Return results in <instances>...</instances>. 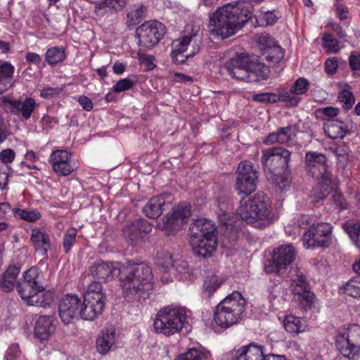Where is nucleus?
Returning a JSON list of instances; mask_svg holds the SVG:
<instances>
[{"instance_id":"13","label":"nucleus","mask_w":360,"mask_h":360,"mask_svg":"<svg viewBox=\"0 0 360 360\" xmlns=\"http://www.w3.org/2000/svg\"><path fill=\"white\" fill-rule=\"evenodd\" d=\"M164 25L158 21H149L142 24L136 30L139 45L149 49L156 45L165 34Z\"/></svg>"},{"instance_id":"59","label":"nucleus","mask_w":360,"mask_h":360,"mask_svg":"<svg viewBox=\"0 0 360 360\" xmlns=\"http://www.w3.org/2000/svg\"><path fill=\"white\" fill-rule=\"evenodd\" d=\"M12 169L8 166L0 163V188L4 189L8 185Z\"/></svg>"},{"instance_id":"17","label":"nucleus","mask_w":360,"mask_h":360,"mask_svg":"<svg viewBox=\"0 0 360 360\" xmlns=\"http://www.w3.org/2000/svg\"><path fill=\"white\" fill-rule=\"evenodd\" d=\"M82 306L80 299L75 295H67L63 297L58 305L59 316L62 321L68 324L79 314Z\"/></svg>"},{"instance_id":"53","label":"nucleus","mask_w":360,"mask_h":360,"mask_svg":"<svg viewBox=\"0 0 360 360\" xmlns=\"http://www.w3.org/2000/svg\"><path fill=\"white\" fill-rule=\"evenodd\" d=\"M255 39L259 45L260 49H264L265 51L275 45L274 39L269 34H260L255 36Z\"/></svg>"},{"instance_id":"43","label":"nucleus","mask_w":360,"mask_h":360,"mask_svg":"<svg viewBox=\"0 0 360 360\" xmlns=\"http://www.w3.org/2000/svg\"><path fill=\"white\" fill-rule=\"evenodd\" d=\"M147 8L143 4L135 5L134 8L127 14V23L129 25L139 24L145 17Z\"/></svg>"},{"instance_id":"39","label":"nucleus","mask_w":360,"mask_h":360,"mask_svg":"<svg viewBox=\"0 0 360 360\" xmlns=\"http://www.w3.org/2000/svg\"><path fill=\"white\" fill-rule=\"evenodd\" d=\"M243 174L241 177H236V188L238 194H245L248 195L255 191L257 179L249 181L248 179H244Z\"/></svg>"},{"instance_id":"27","label":"nucleus","mask_w":360,"mask_h":360,"mask_svg":"<svg viewBox=\"0 0 360 360\" xmlns=\"http://www.w3.org/2000/svg\"><path fill=\"white\" fill-rule=\"evenodd\" d=\"M105 303L84 297V301L80 307L79 314L84 320L93 321L100 315L104 309Z\"/></svg>"},{"instance_id":"60","label":"nucleus","mask_w":360,"mask_h":360,"mask_svg":"<svg viewBox=\"0 0 360 360\" xmlns=\"http://www.w3.org/2000/svg\"><path fill=\"white\" fill-rule=\"evenodd\" d=\"M134 85V82L129 79L124 78L119 80L114 86L113 90L116 93H120L126 90L130 89Z\"/></svg>"},{"instance_id":"24","label":"nucleus","mask_w":360,"mask_h":360,"mask_svg":"<svg viewBox=\"0 0 360 360\" xmlns=\"http://www.w3.org/2000/svg\"><path fill=\"white\" fill-rule=\"evenodd\" d=\"M169 197L167 194H162L150 198L144 206L143 212L149 218H158L165 210L166 207H169V202L166 201V198Z\"/></svg>"},{"instance_id":"28","label":"nucleus","mask_w":360,"mask_h":360,"mask_svg":"<svg viewBox=\"0 0 360 360\" xmlns=\"http://www.w3.org/2000/svg\"><path fill=\"white\" fill-rule=\"evenodd\" d=\"M248 72L250 78H247L246 82H258L269 77L270 69L269 65H266L257 60H252L249 58Z\"/></svg>"},{"instance_id":"55","label":"nucleus","mask_w":360,"mask_h":360,"mask_svg":"<svg viewBox=\"0 0 360 360\" xmlns=\"http://www.w3.org/2000/svg\"><path fill=\"white\" fill-rule=\"evenodd\" d=\"M276 20V15L271 11L264 12L257 17V20L259 26L272 25Z\"/></svg>"},{"instance_id":"1","label":"nucleus","mask_w":360,"mask_h":360,"mask_svg":"<svg viewBox=\"0 0 360 360\" xmlns=\"http://www.w3.org/2000/svg\"><path fill=\"white\" fill-rule=\"evenodd\" d=\"M252 16L250 3L239 0L226 4L219 8L210 17V34L226 39L240 30Z\"/></svg>"},{"instance_id":"18","label":"nucleus","mask_w":360,"mask_h":360,"mask_svg":"<svg viewBox=\"0 0 360 360\" xmlns=\"http://www.w3.org/2000/svg\"><path fill=\"white\" fill-rule=\"evenodd\" d=\"M249 56L240 54L230 58L224 65V69L233 79L246 81L249 77Z\"/></svg>"},{"instance_id":"5","label":"nucleus","mask_w":360,"mask_h":360,"mask_svg":"<svg viewBox=\"0 0 360 360\" xmlns=\"http://www.w3.org/2000/svg\"><path fill=\"white\" fill-rule=\"evenodd\" d=\"M245 304L239 292L234 291L229 295L216 307L214 314L215 323L221 328L237 324L242 319Z\"/></svg>"},{"instance_id":"25","label":"nucleus","mask_w":360,"mask_h":360,"mask_svg":"<svg viewBox=\"0 0 360 360\" xmlns=\"http://www.w3.org/2000/svg\"><path fill=\"white\" fill-rule=\"evenodd\" d=\"M116 271L117 267L114 263L103 261L96 262L89 268L90 274L93 278L98 280V282L112 278Z\"/></svg>"},{"instance_id":"42","label":"nucleus","mask_w":360,"mask_h":360,"mask_svg":"<svg viewBox=\"0 0 360 360\" xmlns=\"http://www.w3.org/2000/svg\"><path fill=\"white\" fill-rule=\"evenodd\" d=\"M276 97V102H285L287 105L291 107L296 106L300 101V98L294 93L292 88L278 90Z\"/></svg>"},{"instance_id":"14","label":"nucleus","mask_w":360,"mask_h":360,"mask_svg":"<svg viewBox=\"0 0 360 360\" xmlns=\"http://www.w3.org/2000/svg\"><path fill=\"white\" fill-rule=\"evenodd\" d=\"M0 106L7 113L20 115L24 120H28L37 106V103L31 97L13 100L7 96H2L0 98Z\"/></svg>"},{"instance_id":"49","label":"nucleus","mask_w":360,"mask_h":360,"mask_svg":"<svg viewBox=\"0 0 360 360\" xmlns=\"http://www.w3.org/2000/svg\"><path fill=\"white\" fill-rule=\"evenodd\" d=\"M208 354L198 349H190L177 356L175 360H207Z\"/></svg>"},{"instance_id":"19","label":"nucleus","mask_w":360,"mask_h":360,"mask_svg":"<svg viewBox=\"0 0 360 360\" xmlns=\"http://www.w3.org/2000/svg\"><path fill=\"white\" fill-rule=\"evenodd\" d=\"M70 158L71 154L66 150H56L51 154L49 162L58 176H68L75 169Z\"/></svg>"},{"instance_id":"63","label":"nucleus","mask_w":360,"mask_h":360,"mask_svg":"<svg viewBox=\"0 0 360 360\" xmlns=\"http://www.w3.org/2000/svg\"><path fill=\"white\" fill-rule=\"evenodd\" d=\"M158 264L162 266L166 270L169 269L170 267L174 266V261L172 258V256L169 252L165 253L164 257H161V255H159L158 257Z\"/></svg>"},{"instance_id":"38","label":"nucleus","mask_w":360,"mask_h":360,"mask_svg":"<svg viewBox=\"0 0 360 360\" xmlns=\"http://www.w3.org/2000/svg\"><path fill=\"white\" fill-rule=\"evenodd\" d=\"M84 297L104 303L106 302V296L101 283L98 281H93L88 285Z\"/></svg>"},{"instance_id":"23","label":"nucleus","mask_w":360,"mask_h":360,"mask_svg":"<svg viewBox=\"0 0 360 360\" xmlns=\"http://www.w3.org/2000/svg\"><path fill=\"white\" fill-rule=\"evenodd\" d=\"M189 230L191 238L217 237L215 226L207 219H197L191 224Z\"/></svg>"},{"instance_id":"12","label":"nucleus","mask_w":360,"mask_h":360,"mask_svg":"<svg viewBox=\"0 0 360 360\" xmlns=\"http://www.w3.org/2000/svg\"><path fill=\"white\" fill-rule=\"evenodd\" d=\"M332 226L328 223L312 224L303 234V245L306 248L328 247L330 243Z\"/></svg>"},{"instance_id":"22","label":"nucleus","mask_w":360,"mask_h":360,"mask_svg":"<svg viewBox=\"0 0 360 360\" xmlns=\"http://www.w3.org/2000/svg\"><path fill=\"white\" fill-rule=\"evenodd\" d=\"M30 240L36 252L43 258H48V251L51 248L49 235L43 230L34 228L31 231Z\"/></svg>"},{"instance_id":"36","label":"nucleus","mask_w":360,"mask_h":360,"mask_svg":"<svg viewBox=\"0 0 360 360\" xmlns=\"http://www.w3.org/2000/svg\"><path fill=\"white\" fill-rule=\"evenodd\" d=\"M13 72L14 67L11 63L5 62L0 65V94L13 86L11 78Z\"/></svg>"},{"instance_id":"34","label":"nucleus","mask_w":360,"mask_h":360,"mask_svg":"<svg viewBox=\"0 0 360 360\" xmlns=\"http://www.w3.org/2000/svg\"><path fill=\"white\" fill-rule=\"evenodd\" d=\"M285 330L292 336L297 335L299 333L305 331L307 326L304 320L293 316H286L283 321Z\"/></svg>"},{"instance_id":"21","label":"nucleus","mask_w":360,"mask_h":360,"mask_svg":"<svg viewBox=\"0 0 360 360\" xmlns=\"http://www.w3.org/2000/svg\"><path fill=\"white\" fill-rule=\"evenodd\" d=\"M297 127L295 125H289L279 127L276 131L269 134L264 141L265 145L274 143L285 144L291 141L296 136Z\"/></svg>"},{"instance_id":"64","label":"nucleus","mask_w":360,"mask_h":360,"mask_svg":"<svg viewBox=\"0 0 360 360\" xmlns=\"http://www.w3.org/2000/svg\"><path fill=\"white\" fill-rule=\"evenodd\" d=\"M316 113L319 115H323L325 117H334L337 116L339 113V110L337 108H333L331 106L321 108L316 110Z\"/></svg>"},{"instance_id":"50","label":"nucleus","mask_w":360,"mask_h":360,"mask_svg":"<svg viewBox=\"0 0 360 360\" xmlns=\"http://www.w3.org/2000/svg\"><path fill=\"white\" fill-rule=\"evenodd\" d=\"M77 231L76 229L70 228L68 229L64 236L63 238V249L64 251L68 253L75 244L76 241Z\"/></svg>"},{"instance_id":"37","label":"nucleus","mask_w":360,"mask_h":360,"mask_svg":"<svg viewBox=\"0 0 360 360\" xmlns=\"http://www.w3.org/2000/svg\"><path fill=\"white\" fill-rule=\"evenodd\" d=\"M345 230L354 245L360 250V221L345 224ZM353 269L360 275V259L353 264Z\"/></svg>"},{"instance_id":"54","label":"nucleus","mask_w":360,"mask_h":360,"mask_svg":"<svg viewBox=\"0 0 360 360\" xmlns=\"http://www.w3.org/2000/svg\"><path fill=\"white\" fill-rule=\"evenodd\" d=\"M309 87V83L308 80L304 77H300L297 79L293 86L291 87L292 91L298 96V95L305 94Z\"/></svg>"},{"instance_id":"52","label":"nucleus","mask_w":360,"mask_h":360,"mask_svg":"<svg viewBox=\"0 0 360 360\" xmlns=\"http://www.w3.org/2000/svg\"><path fill=\"white\" fill-rule=\"evenodd\" d=\"M39 276V269L36 266H32L25 271L22 277L18 282H25L32 285H38L37 279Z\"/></svg>"},{"instance_id":"20","label":"nucleus","mask_w":360,"mask_h":360,"mask_svg":"<svg viewBox=\"0 0 360 360\" xmlns=\"http://www.w3.org/2000/svg\"><path fill=\"white\" fill-rule=\"evenodd\" d=\"M190 245L193 253L198 257H211L217 248V237L190 238Z\"/></svg>"},{"instance_id":"44","label":"nucleus","mask_w":360,"mask_h":360,"mask_svg":"<svg viewBox=\"0 0 360 360\" xmlns=\"http://www.w3.org/2000/svg\"><path fill=\"white\" fill-rule=\"evenodd\" d=\"M243 174L244 179H248L249 181L258 179L257 171L253 168L252 163L248 161L241 162L238 165L236 177H241Z\"/></svg>"},{"instance_id":"48","label":"nucleus","mask_w":360,"mask_h":360,"mask_svg":"<svg viewBox=\"0 0 360 360\" xmlns=\"http://www.w3.org/2000/svg\"><path fill=\"white\" fill-rule=\"evenodd\" d=\"M266 60L272 64L278 63L284 57V51L278 45H274L264 52Z\"/></svg>"},{"instance_id":"16","label":"nucleus","mask_w":360,"mask_h":360,"mask_svg":"<svg viewBox=\"0 0 360 360\" xmlns=\"http://www.w3.org/2000/svg\"><path fill=\"white\" fill-rule=\"evenodd\" d=\"M151 231L150 224L146 219L139 218L127 224L122 233L128 243L136 245Z\"/></svg>"},{"instance_id":"62","label":"nucleus","mask_w":360,"mask_h":360,"mask_svg":"<svg viewBox=\"0 0 360 360\" xmlns=\"http://www.w3.org/2000/svg\"><path fill=\"white\" fill-rule=\"evenodd\" d=\"M338 68V59L336 57L328 58L325 62V71L328 75H333Z\"/></svg>"},{"instance_id":"56","label":"nucleus","mask_w":360,"mask_h":360,"mask_svg":"<svg viewBox=\"0 0 360 360\" xmlns=\"http://www.w3.org/2000/svg\"><path fill=\"white\" fill-rule=\"evenodd\" d=\"M22 353L18 344L11 345L6 351L5 360H20Z\"/></svg>"},{"instance_id":"47","label":"nucleus","mask_w":360,"mask_h":360,"mask_svg":"<svg viewBox=\"0 0 360 360\" xmlns=\"http://www.w3.org/2000/svg\"><path fill=\"white\" fill-rule=\"evenodd\" d=\"M37 296L35 300L40 303L39 304H32L36 307H47L51 305L53 301V293L50 290H44V288L40 285L38 287L37 292H36L34 297Z\"/></svg>"},{"instance_id":"58","label":"nucleus","mask_w":360,"mask_h":360,"mask_svg":"<svg viewBox=\"0 0 360 360\" xmlns=\"http://www.w3.org/2000/svg\"><path fill=\"white\" fill-rule=\"evenodd\" d=\"M221 283L218 281L216 276H211L207 277L205 279L203 286L206 292L209 294L213 293L219 287Z\"/></svg>"},{"instance_id":"46","label":"nucleus","mask_w":360,"mask_h":360,"mask_svg":"<svg viewBox=\"0 0 360 360\" xmlns=\"http://www.w3.org/2000/svg\"><path fill=\"white\" fill-rule=\"evenodd\" d=\"M12 211L15 218L27 222H35L41 218V214L37 210L15 208Z\"/></svg>"},{"instance_id":"10","label":"nucleus","mask_w":360,"mask_h":360,"mask_svg":"<svg viewBox=\"0 0 360 360\" xmlns=\"http://www.w3.org/2000/svg\"><path fill=\"white\" fill-rule=\"evenodd\" d=\"M292 292L297 296L302 307L305 309L311 308L315 299L314 294L310 290L309 284L304 273L297 268L290 270Z\"/></svg>"},{"instance_id":"33","label":"nucleus","mask_w":360,"mask_h":360,"mask_svg":"<svg viewBox=\"0 0 360 360\" xmlns=\"http://www.w3.org/2000/svg\"><path fill=\"white\" fill-rule=\"evenodd\" d=\"M324 131L331 139H343L348 133V129L344 122L333 120L324 125Z\"/></svg>"},{"instance_id":"57","label":"nucleus","mask_w":360,"mask_h":360,"mask_svg":"<svg viewBox=\"0 0 360 360\" xmlns=\"http://www.w3.org/2000/svg\"><path fill=\"white\" fill-rule=\"evenodd\" d=\"M276 94L274 93L265 92L252 96L253 101L264 103H276Z\"/></svg>"},{"instance_id":"2","label":"nucleus","mask_w":360,"mask_h":360,"mask_svg":"<svg viewBox=\"0 0 360 360\" xmlns=\"http://www.w3.org/2000/svg\"><path fill=\"white\" fill-rule=\"evenodd\" d=\"M153 279L152 269L146 263L124 267L120 278L124 297L131 302L146 300L153 288Z\"/></svg>"},{"instance_id":"9","label":"nucleus","mask_w":360,"mask_h":360,"mask_svg":"<svg viewBox=\"0 0 360 360\" xmlns=\"http://www.w3.org/2000/svg\"><path fill=\"white\" fill-rule=\"evenodd\" d=\"M336 347L340 354L349 359L360 355V326L352 325L346 333L340 334L336 338Z\"/></svg>"},{"instance_id":"45","label":"nucleus","mask_w":360,"mask_h":360,"mask_svg":"<svg viewBox=\"0 0 360 360\" xmlns=\"http://www.w3.org/2000/svg\"><path fill=\"white\" fill-rule=\"evenodd\" d=\"M322 47L328 53H337L340 50L339 41L334 35L328 33L322 37Z\"/></svg>"},{"instance_id":"26","label":"nucleus","mask_w":360,"mask_h":360,"mask_svg":"<svg viewBox=\"0 0 360 360\" xmlns=\"http://www.w3.org/2000/svg\"><path fill=\"white\" fill-rule=\"evenodd\" d=\"M265 355L262 346L250 343L236 351L235 360H263Z\"/></svg>"},{"instance_id":"7","label":"nucleus","mask_w":360,"mask_h":360,"mask_svg":"<svg viewBox=\"0 0 360 360\" xmlns=\"http://www.w3.org/2000/svg\"><path fill=\"white\" fill-rule=\"evenodd\" d=\"M261 162L265 172L274 175L290 173L291 152L287 148L276 146L262 151Z\"/></svg>"},{"instance_id":"8","label":"nucleus","mask_w":360,"mask_h":360,"mask_svg":"<svg viewBox=\"0 0 360 360\" xmlns=\"http://www.w3.org/2000/svg\"><path fill=\"white\" fill-rule=\"evenodd\" d=\"M326 158L322 153L308 152L305 154V165L307 174L316 180L320 189L329 192L331 184V174L328 171Z\"/></svg>"},{"instance_id":"35","label":"nucleus","mask_w":360,"mask_h":360,"mask_svg":"<svg viewBox=\"0 0 360 360\" xmlns=\"http://www.w3.org/2000/svg\"><path fill=\"white\" fill-rule=\"evenodd\" d=\"M20 271V268L15 266L8 267L0 280V287L4 291L10 292L13 289Z\"/></svg>"},{"instance_id":"31","label":"nucleus","mask_w":360,"mask_h":360,"mask_svg":"<svg viewBox=\"0 0 360 360\" xmlns=\"http://www.w3.org/2000/svg\"><path fill=\"white\" fill-rule=\"evenodd\" d=\"M115 343V329L107 328L101 332L96 340L98 351L101 354H106Z\"/></svg>"},{"instance_id":"11","label":"nucleus","mask_w":360,"mask_h":360,"mask_svg":"<svg viewBox=\"0 0 360 360\" xmlns=\"http://www.w3.org/2000/svg\"><path fill=\"white\" fill-rule=\"evenodd\" d=\"M296 250L292 245H283L275 249L272 258L265 266L267 273L281 274L295 259Z\"/></svg>"},{"instance_id":"32","label":"nucleus","mask_w":360,"mask_h":360,"mask_svg":"<svg viewBox=\"0 0 360 360\" xmlns=\"http://www.w3.org/2000/svg\"><path fill=\"white\" fill-rule=\"evenodd\" d=\"M16 287L21 298L28 304H39V302L37 300H35L37 296L34 297V295L37 292L38 287H40V285L25 282H17Z\"/></svg>"},{"instance_id":"30","label":"nucleus","mask_w":360,"mask_h":360,"mask_svg":"<svg viewBox=\"0 0 360 360\" xmlns=\"http://www.w3.org/2000/svg\"><path fill=\"white\" fill-rule=\"evenodd\" d=\"M52 318L49 316H41L36 321L34 327V335L36 338L44 340L53 331Z\"/></svg>"},{"instance_id":"61","label":"nucleus","mask_w":360,"mask_h":360,"mask_svg":"<svg viewBox=\"0 0 360 360\" xmlns=\"http://www.w3.org/2000/svg\"><path fill=\"white\" fill-rule=\"evenodd\" d=\"M15 157V153L13 150L11 148H6L0 152V160L4 165L8 166V164L11 163Z\"/></svg>"},{"instance_id":"6","label":"nucleus","mask_w":360,"mask_h":360,"mask_svg":"<svg viewBox=\"0 0 360 360\" xmlns=\"http://www.w3.org/2000/svg\"><path fill=\"white\" fill-rule=\"evenodd\" d=\"M187 31L191 30L188 34L173 41L172 58L176 64H182L186 59L193 56L200 51L201 37L198 34L200 27L198 26H186Z\"/></svg>"},{"instance_id":"51","label":"nucleus","mask_w":360,"mask_h":360,"mask_svg":"<svg viewBox=\"0 0 360 360\" xmlns=\"http://www.w3.org/2000/svg\"><path fill=\"white\" fill-rule=\"evenodd\" d=\"M338 99L347 110L352 108L355 101L353 94L347 89H343L340 92Z\"/></svg>"},{"instance_id":"29","label":"nucleus","mask_w":360,"mask_h":360,"mask_svg":"<svg viewBox=\"0 0 360 360\" xmlns=\"http://www.w3.org/2000/svg\"><path fill=\"white\" fill-rule=\"evenodd\" d=\"M126 5V0H103L94 7V13L97 17H104L109 11L117 13L122 11Z\"/></svg>"},{"instance_id":"40","label":"nucleus","mask_w":360,"mask_h":360,"mask_svg":"<svg viewBox=\"0 0 360 360\" xmlns=\"http://www.w3.org/2000/svg\"><path fill=\"white\" fill-rule=\"evenodd\" d=\"M340 290L342 293L353 297L360 298V275L352 278Z\"/></svg>"},{"instance_id":"41","label":"nucleus","mask_w":360,"mask_h":360,"mask_svg":"<svg viewBox=\"0 0 360 360\" xmlns=\"http://www.w3.org/2000/svg\"><path fill=\"white\" fill-rule=\"evenodd\" d=\"M65 56V51L62 46H54L46 51L45 59L49 65H54L64 60Z\"/></svg>"},{"instance_id":"15","label":"nucleus","mask_w":360,"mask_h":360,"mask_svg":"<svg viewBox=\"0 0 360 360\" xmlns=\"http://www.w3.org/2000/svg\"><path fill=\"white\" fill-rule=\"evenodd\" d=\"M191 207L186 203H181L172 209V212L162 219V228L169 234L181 229L191 216Z\"/></svg>"},{"instance_id":"4","label":"nucleus","mask_w":360,"mask_h":360,"mask_svg":"<svg viewBox=\"0 0 360 360\" xmlns=\"http://www.w3.org/2000/svg\"><path fill=\"white\" fill-rule=\"evenodd\" d=\"M188 313L184 307L170 305L162 308L156 314L153 322L155 330L166 336L179 333L189 326Z\"/></svg>"},{"instance_id":"3","label":"nucleus","mask_w":360,"mask_h":360,"mask_svg":"<svg viewBox=\"0 0 360 360\" xmlns=\"http://www.w3.org/2000/svg\"><path fill=\"white\" fill-rule=\"evenodd\" d=\"M238 212L246 223H257L259 228L269 226L273 221L269 198L262 192L248 200L243 198Z\"/></svg>"}]
</instances>
